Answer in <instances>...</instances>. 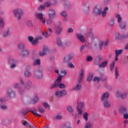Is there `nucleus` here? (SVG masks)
Here are the masks:
<instances>
[{
    "label": "nucleus",
    "instance_id": "5701e85b",
    "mask_svg": "<svg viewBox=\"0 0 128 128\" xmlns=\"http://www.w3.org/2000/svg\"><path fill=\"white\" fill-rule=\"evenodd\" d=\"M62 28L60 26H56V32L58 35H60L62 34Z\"/></svg>",
    "mask_w": 128,
    "mask_h": 128
},
{
    "label": "nucleus",
    "instance_id": "09e8293b",
    "mask_svg": "<svg viewBox=\"0 0 128 128\" xmlns=\"http://www.w3.org/2000/svg\"><path fill=\"white\" fill-rule=\"evenodd\" d=\"M50 1H47L44 3V6L46 7H50Z\"/></svg>",
    "mask_w": 128,
    "mask_h": 128
},
{
    "label": "nucleus",
    "instance_id": "4c0bfd02",
    "mask_svg": "<svg viewBox=\"0 0 128 128\" xmlns=\"http://www.w3.org/2000/svg\"><path fill=\"white\" fill-rule=\"evenodd\" d=\"M88 114L86 112H84V114L83 115V118L85 121H88Z\"/></svg>",
    "mask_w": 128,
    "mask_h": 128
},
{
    "label": "nucleus",
    "instance_id": "680f3d73",
    "mask_svg": "<svg viewBox=\"0 0 128 128\" xmlns=\"http://www.w3.org/2000/svg\"><path fill=\"white\" fill-rule=\"evenodd\" d=\"M20 82L21 84L26 85V84L24 83V80L22 78H20Z\"/></svg>",
    "mask_w": 128,
    "mask_h": 128
},
{
    "label": "nucleus",
    "instance_id": "a878e982",
    "mask_svg": "<svg viewBox=\"0 0 128 128\" xmlns=\"http://www.w3.org/2000/svg\"><path fill=\"white\" fill-rule=\"evenodd\" d=\"M40 39V37L36 38V39L32 40V42H31L32 44L34 46H36L38 44V40Z\"/></svg>",
    "mask_w": 128,
    "mask_h": 128
},
{
    "label": "nucleus",
    "instance_id": "603ef678",
    "mask_svg": "<svg viewBox=\"0 0 128 128\" xmlns=\"http://www.w3.org/2000/svg\"><path fill=\"white\" fill-rule=\"evenodd\" d=\"M92 60V58L91 56H88L86 57V61L88 62H90Z\"/></svg>",
    "mask_w": 128,
    "mask_h": 128
},
{
    "label": "nucleus",
    "instance_id": "2eb2a0df",
    "mask_svg": "<svg viewBox=\"0 0 128 128\" xmlns=\"http://www.w3.org/2000/svg\"><path fill=\"white\" fill-rule=\"evenodd\" d=\"M48 51V48H44L43 50L39 52V54L40 56H44L46 54Z\"/></svg>",
    "mask_w": 128,
    "mask_h": 128
},
{
    "label": "nucleus",
    "instance_id": "774afa93",
    "mask_svg": "<svg viewBox=\"0 0 128 128\" xmlns=\"http://www.w3.org/2000/svg\"><path fill=\"white\" fill-rule=\"evenodd\" d=\"M124 114V118L125 120H127L128 118V114L124 113V114Z\"/></svg>",
    "mask_w": 128,
    "mask_h": 128
},
{
    "label": "nucleus",
    "instance_id": "0e129e2a",
    "mask_svg": "<svg viewBox=\"0 0 128 128\" xmlns=\"http://www.w3.org/2000/svg\"><path fill=\"white\" fill-rule=\"evenodd\" d=\"M61 15L64 17V18H66L67 17V14L66 12H63L61 13Z\"/></svg>",
    "mask_w": 128,
    "mask_h": 128
},
{
    "label": "nucleus",
    "instance_id": "c9c22d12",
    "mask_svg": "<svg viewBox=\"0 0 128 128\" xmlns=\"http://www.w3.org/2000/svg\"><path fill=\"white\" fill-rule=\"evenodd\" d=\"M57 45L60 48H62V43L60 38L57 39Z\"/></svg>",
    "mask_w": 128,
    "mask_h": 128
},
{
    "label": "nucleus",
    "instance_id": "423d86ee",
    "mask_svg": "<svg viewBox=\"0 0 128 128\" xmlns=\"http://www.w3.org/2000/svg\"><path fill=\"white\" fill-rule=\"evenodd\" d=\"M8 63L10 64V68L11 69H14L16 67V64L18 63V60L15 58H10L8 61Z\"/></svg>",
    "mask_w": 128,
    "mask_h": 128
},
{
    "label": "nucleus",
    "instance_id": "39448f33",
    "mask_svg": "<svg viewBox=\"0 0 128 128\" xmlns=\"http://www.w3.org/2000/svg\"><path fill=\"white\" fill-rule=\"evenodd\" d=\"M84 107V102H80L77 105V110L78 112V114L80 116H82L83 112L82 108Z\"/></svg>",
    "mask_w": 128,
    "mask_h": 128
},
{
    "label": "nucleus",
    "instance_id": "f3484780",
    "mask_svg": "<svg viewBox=\"0 0 128 128\" xmlns=\"http://www.w3.org/2000/svg\"><path fill=\"white\" fill-rule=\"evenodd\" d=\"M109 97V93L108 92H106L103 94L101 98V100L104 102L105 100H106Z\"/></svg>",
    "mask_w": 128,
    "mask_h": 128
},
{
    "label": "nucleus",
    "instance_id": "473e14b6",
    "mask_svg": "<svg viewBox=\"0 0 128 128\" xmlns=\"http://www.w3.org/2000/svg\"><path fill=\"white\" fill-rule=\"evenodd\" d=\"M107 64H108V63H107L106 61L103 62L102 64H99V66L100 68H104L106 67Z\"/></svg>",
    "mask_w": 128,
    "mask_h": 128
},
{
    "label": "nucleus",
    "instance_id": "7ed1b4c3",
    "mask_svg": "<svg viewBox=\"0 0 128 128\" xmlns=\"http://www.w3.org/2000/svg\"><path fill=\"white\" fill-rule=\"evenodd\" d=\"M67 94H68V90H58L55 92V96L57 98H60L62 96H64L66 95Z\"/></svg>",
    "mask_w": 128,
    "mask_h": 128
},
{
    "label": "nucleus",
    "instance_id": "052dcab7",
    "mask_svg": "<svg viewBox=\"0 0 128 128\" xmlns=\"http://www.w3.org/2000/svg\"><path fill=\"white\" fill-rule=\"evenodd\" d=\"M114 24V19H112L110 22V25L111 27L113 26Z\"/></svg>",
    "mask_w": 128,
    "mask_h": 128
},
{
    "label": "nucleus",
    "instance_id": "79ce46f5",
    "mask_svg": "<svg viewBox=\"0 0 128 128\" xmlns=\"http://www.w3.org/2000/svg\"><path fill=\"white\" fill-rule=\"evenodd\" d=\"M115 75H116L115 77H116V79H118V78L119 76V74L118 72V69L117 67L115 68Z\"/></svg>",
    "mask_w": 128,
    "mask_h": 128
},
{
    "label": "nucleus",
    "instance_id": "c03bdc74",
    "mask_svg": "<svg viewBox=\"0 0 128 128\" xmlns=\"http://www.w3.org/2000/svg\"><path fill=\"white\" fill-rule=\"evenodd\" d=\"M100 80V78L98 76H94L93 80V82H94L97 81L98 82H99Z\"/></svg>",
    "mask_w": 128,
    "mask_h": 128
},
{
    "label": "nucleus",
    "instance_id": "bf43d9fd",
    "mask_svg": "<svg viewBox=\"0 0 128 128\" xmlns=\"http://www.w3.org/2000/svg\"><path fill=\"white\" fill-rule=\"evenodd\" d=\"M28 40L30 42H32L34 40V36H28Z\"/></svg>",
    "mask_w": 128,
    "mask_h": 128
},
{
    "label": "nucleus",
    "instance_id": "bb28decb",
    "mask_svg": "<svg viewBox=\"0 0 128 128\" xmlns=\"http://www.w3.org/2000/svg\"><path fill=\"white\" fill-rule=\"evenodd\" d=\"M103 104L106 108H109L110 106V103L107 100H104Z\"/></svg>",
    "mask_w": 128,
    "mask_h": 128
},
{
    "label": "nucleus",
    "instance_id": "8fccbe9b",
    "mask_svg": "<svg viewBox=\"0 0 128 128\" xmlns=\"http://www.w3.org/2000/svg\"><path fill=\"white\" fill-rule=\"evenodd\" d=\"M43 106L45 108H50V104H48L46 102H43Z\"/></svg>",
    "mask_w": 128,
    "mask_h": 128
},
{
    "label": "nucleus",
    "instance_id": "6e6d98bb",
    "mask_svg": "<svg viewBox=\"0 0 128 128\" xmlns=\"http://www.w3.org/2000/svg\"><path fill=\"white\" fill-rule=\"evenodd\" d=\"M62 76H61L60 74L58 75V78L56 79V82H60V81L62 79Z\"/></svg>",
    "mask_w": 128,
    "mask_h": 128
},
{
    "label": "nucleus",
    "instance_id": "20e7f679",
    "mask_svg": "<svg viewBox=\"0 0 128 128\" xmlns=\"http://www.w3.org/2000/svg\"><path fill=\"white\" fill-rule=\"evenodd\" d=\"M24 14V12L22 10H16L14 11V16L17 18L18 20H20L22 16Z\"/></svg>",
    "mask_w": 128,
    "mask_h": 128
},
{
    "label": "nucleus",
    "instance_id": "e2e57ef3",
    "mask_svg": "<svg viewBox=\"0 0 128 128\" xmlns=\"http://www.w3.org/2000/svg\"><path fill=\"white\" fill-rule=\"evenodd\" d=\"M46 8L44 6H40V7L38 8V10L42 11V10H44Z\"/></svg>",
    "mask_w": 128,
    "mask_h": 128
},
{
    "label": "nucleus",
    "instance_id": "dca6fc26",
    "mask_svg": "<svg viewBox=\"0 0 128 128\" xmlns=\"http://www.w3.org/2000/svg\"><path fill=\"white\" fill-rule=\"evenodd\" d=\"M76 38L82 43L85 42L84 37L80 34H76Z\"/></svg>",
    "mask_w": 128,
    "mask_h": 128
},
{
    "label": "nucleus",
    "instance_id": "7c9ffc66",
    "mask_svg": "<svg viewBox=\"0 0 128 128\" xmlns=\"http://www.w3.org/2000/svg\"><path fill=\"white\" fill-rule=\"evenodd\" d=\"M120 28H121V30L122 31H125L126 30V24L124 22H122L120 24Z\"/></svg>",
    "mask_w": 128,
    "mask_h": 128
},
{
    "label": "nucleus",
    "instance_id": "a18cd8bd",
    "mask_svg": "<svg viewBox=\"0 0 128 128\" xmlns=\"http://www.w3.org/2000/svg\"><path fill=\"white\" fill-rule=\"evenodd\" d=\"M34 66L40 64V60H35L34 62Z\"/></svg>",
    "mask_w": 128,
    "mask_h": 128
},
{
    "label": "nucleus",
    "instance_id": "f704fd0d",
    "mask_svg": "<svg viewBox=\"0 0 128 128\" xmlns=\"http://www.w3.org/2000/svg\"><path fill=\"white\" fill-rule=\"evenodd\" d=\"M24 74L25 76L27 78H28L30 77V76H32V75L30 74V71L28 70L25 71Z\"/></svg>",
    "mask_w": 128,
    "mask_h": 128
},
{
    "label": "nucleus",
    "instance_id": "5fc2aeb1",
    "mask_svg": "<svg viewBox=\"0 0 128 128\" xmlns=\"http://www.w3.org/2000/svg\"><path fill=\"white\" fill-rule=\"evenodd\" d=\"M26 114H28V112L26 110H22L20 113V114L21 116H25Z\"/></svg>",
    "mask_w": 128,
    "mask_h": 128
},
{
    "label": "nucleus",
    "instance_id": "c756f323",
    "mask_svg": "<svg viewBox=\"0 0 128 128\" xmlns=\"http://www.w3.org/2000/svg\"><path fill=\"white\" fill-rule=\"evenodd\" d=\"M4 26V19L0 17V28H3Z\"/></svg>",
    "mask_w": 128,
    "mask_h": 128
},
{
    "label": "nucleus",
    "instance_id": "6ab92c4d",
    "mask_svg": "<svg viewBox=\"0 0 128 128\" xmlns=\"http://www.w3.org/2000/svg\"><path fill=\"white\" fill-rule=\"evenodd\" d=\"M62 4L67 9H68L70 8V4L68 2L67 0H63L62 1Z\"/></svg>",
    "mask_w": 128,
    "mask_h": 128
},
{
    "label": "nucleus",
    "instance_id": "1a4fd4ad",
    "mask_svg": "<svg viewBox=\"0 0 128 128\" xmlns=\"http://www.w3.org/2000/svg\"><path fill=\"white\" fill-rule=\"evenodd\" d=\"M122 37H124V38H128V33L124 36L121 35V34H120L116 33L114 36V40H120L122 39Z\"/></svg>",
    "mask_w": 128,
    "mask_h": 128
},
{
    "label": "nucleus",
    "instance_id": "338daca9",
    "mask_svg": "<svg viewBox=\"0 0 128 128\" xmlns=\"http://www.w3.org/2000/svg\"><path fill=\"white\" fill-rule=\"evenodd\" d=\"M92 76H93V75L92 74H91L90 76L88 77L87 78V81L88 82H90L92 79Z\"/></svg>",
    "mask_w": 128,
    "mask_h": 128
},
{
    "label": "nucleus",
    "instance_id": "b1692460",
    "mask_svg": "<svg viewBox=\"0 0 128 128\" xmlns=\"http://www.w3.org/2000/svg\"><path fill=\"white\" fill-rule=\"evenodd\" d=\"M108 10V8L106 7L103 11H101V14L103 18H105L107 14V12Z\"/></svg>",
    "mask_w": 128,
    "mask_h": 128
},
{
    "label": "nucleus",
    "instance_id": "9b49d317",
    "mask_svg": "<svg viewBox=\"0 0 128 128\" xmlns=\"http://www.w3.org/2000/svg\"><path fill=\"white\" fill-rule=\"evenodd\" d=\"M29 54H30V52L28 51V50L25 49L20 53V56L22 58H24L28 56Z\"/></svg>",
    "mask_w": 128,
    "mask_h": 128
},
{
    "label": "nucleus",
    "instance_id": "412c9836",
    "mask_svg": "<svg viewBox=\"0 0 128 128\" xmlns=\"http://www.w3.org/2000/svg\"><path fill=\"white\" fill-rule=\"evenodd\" d=\"M122 52V50H115V60L116 61H118V56H119V55L121 54Z\"/></svg>",
    "mask_w": 128,
    "mask_h": 128
},
{
    "label": "nucleus",
    "instance_id": "37998d69",
    "mask_svg": "<svg viewBox=\"0 0 128 128\" xmlns=\"http://www.w3.org/2000/svg\"><path fill=\"white\" fill-rule=\"evenodd\" d=\"M38 110L42 114H44V108H42V106H38Z\"/></svg>",
    "mask_w": 128,
    "mask_h": 128
},
{
    "label": "nucleus",
    "instance_id": "f03ea898",
    "mask_svg": "<svg viewBox=\"0 0 128 128\" xmlns=\"http://www.w3.org/2000/svg\"><path fill=\"white\" fill-rule=\"evenodd\" d=\"M13 88L14 90L18 89V92L20 96H22L24 95V88H20V84L18 82H16L13 84Z\"/></svg>",
    "mask_w": 128,
    "mask_h": 128
},
{
    "label": "nucleus",
    "instance_id": "13d9d810",
    "mask_svg": "<svg viewBox=\"0 0 128 128\" xmlns=\"http://www.w3.org/2000/svg\"><path fill=\"white\" fill-rule=\"evenodd\" d=\"M32 101L34 103H36L38 101V97L35 96L33 99Z\"/></svg>",
    "mask_w": 128,
    "mask_h": 128
},
{
    "label": "nucleus",
    "instance_id": "4468645a",
    "mask_svg": "<svg viewBox=\"0 0 128 128\" xmlns=\"http://www.w3.org/2000/svg\"><path fill=\"white\" fill-rule=\"evenodd\" d=\"M66 110L68 112L70 116H74V110L73 109V108L72 106H68L67 107H66Z\"/></svg>",
    "mask_w": 128,
    "mask_h": 128
},
{
    "label": "nucleus",
    "instance_id": "cd10ccee",
    "mask_svg": "<svg viewBox=\"0 0 128 128\" xmlns=\"http://www.w3.org/2000/svg\"><path fill=\"white\" fill-rule=\"evenodd\" d=\"M89 9H90V8L88 5L84 6L83 10L86 14H88V12H89Z\"/></svg>",
    "mask_w": 128,
    "mask_h": 128
},
{
    "label": "nucleus",
    "instance_id": "4be33fe9",
    "mask_svg": "<svg viewBox=\"0 0 128 128\" xmlns=\"http://www.w3.org/2000/svg\"><path fill=\"white\" fill-rule=\"evenodd\" d=\"M72 58H73L72 54H68L64 58V62H68L69 61H70Z\"/></svg>",
    "mask_w": 128,
    "mask_h": 128
},
{
    "label": "nucleus",
    "instance_id": "ea45409f",
    "mask_svg": "<svg viewBox=\"0 0 128 128\" xmlns=\"http://www.w3.org/2000/svg\"><path fill=\"white\" fill-rule=\"evenodd\" d=\"M92 128V124L90 122H86V124L84 125V128Z\"/></svg>",
    "mask_w": 128,
    "mask_h": 128
},
{
    "label": "nucleus",
    "instance_id": "0eeeda50",
    "mask_svg": "<svg viewBox=\"0 0 128 128\" xmlns=\"http://www.w3.org/2000/svg\"><path fill=\"white\" fill-rule=\"evenodd\" d=\"M37 19L42 22L43 24H46V19L44 18V14L42 12H38L36 14Z\"/></svg>",
    "mask_w": 128,
    "mask_h": 128
},
{
    "label": "nucleus",
    "instance_id": "a211bd4d",
    "mask_svg": "<svg viewBox=\"0 0 128 128\" xmlns=\"http://www.w3.org/2000/svg\"><path fill=\"white\" fill-rule=\"evenodd\" d=\"M120 114H124L127 112V108L125 106H121L120 108Z\"/></svg>",
    "mask_w": 128,
    "mask_h": 128
},
{
    "label": "nucleus",
    "instance_id": "e433bc0d",
    "mask_svg": "<svg viewBox=\"0 0 128 128\" xmlns=\"http://www.w3.org/2000/svg\"><path fill=\"white\" fill-rule=\"evenodd\" d=\"M60 75L62 77H64L66 75V71L65 70H61Z\"/></svg>",
    "mask_w": 128,
    "mask_h": 128
},
{
    "label": "nucleus",
    "instance_id": "4d7b16f0",
    "mask_svg": "<svg viewBox=\"0 0 128 128\" xmlns=\"http://www.w3.org/2000/svg\"><path fill=\"white\" fill-rule=\"evenodd\" d=\"M58 86H59V88H66V86L64 84H62V83H60L58 85Z\"/></svg>",
    "mask_w": 128,
    "mask_h": 128
},
{
    "label": "nucleus",
    "instance_id": "393cba45",
    "mask_svg": "<svg viewBox=\"0 0 128 128\" xmlns=\"http://www.w3.org/2000/svg\"><path fill=\"white\" fill-rule=\"evenodd\" d=\"M60 84V82H55L52 84H51V86L50 88V90L54 89V88L58 87Z\"/></svg>",
    "mask_w": 128,
    "mask_h": 128
},
{
    "label": "nucleus",
    "instance_id": "2f4dec72",
    "mask_svg": "<svg viewBox=\"0 0 128 128\" xmlns=\"http://www.w3.org/2000/svg\"><path fill=\"white\" fill-rule=\"evenodd\" d=\"M116 18L118 19V23H120V22L122 21V18L120 14L118 13H117L116 15Z\"/></svg>",
    "mask_w": 128,
    "mask_h": 128
},
{
    "label": "nucleus",
    "instance_id": "a19ab883",
    "mask_svg": "<svg viewBox=\"0 0 128 128\" xmlns=\"http://www.w3.org/2000/svg\"><path fill=\"white\" fill-rule=\"evenodd\" d=\"M0 108L3 110H6L8 109V106L5 104H0Z\"/></svg>",
    "mask_w": 128,
    "mask_h": 128
},
{
    "label": "nucleus",
    "instance_id": "aec40b11",
    "mask_svg": "<svg viewBox=\"0 0 128 128\" xmlns=\"http://www.w3.org/2000/svg\"><path fill=\"white\" fill-rule=\"evenodd\" d=\"M49 18L52 19L55 17L56 13L54 10H50L48 13Z\"/></svg>",
    "mask_w": 128,
    "mask_h": 128
},
{
    "label": "nucleus",
    "instance_id": "58836bf2",
    "mask_svg": "<svg viewBox=\"0 0 128 128\" xmlns=\"http://www.w3.org/2000/svg\"><path fill=\"white\" fill-rule=\"evenodd\" d=\"M31 112L32 114H34L36 116H39L40 118L42 117V114H38L36 112V110H31Z\"/></svg>",
    "mask_w": 128,
    "mask_h": 128
},
{
    "label": "nucleus",
    "instance_id": "6e6552de",
    "mask_svg": "<svg viewBox=\"0 0 128 128\" xmlns=\"http://www.w3.org/2000/svg\"><path fill=\"white\" fill-rule=\"evenodd\" d=\"M35 77L37 79H40L42 78V69H40L39 70L34 72Z\"/></svg>",
    "mask_w": 128,
    "mask_h": 128
},
{
    "label": "nucleus",
    "instance_id": "f257e3e1",
    "mask_svg": "<svg viewBox=\"0 0 128 128\" xmlns=\"http://www.w3.org/2000/svg\"><path fill=\"white\" fill-rule=\"evenodd\" d=\"M84 74V70H81L79 73L80 79L78 80V82L76 84V86L73 88L74 90L76 92L81 90L82 88L81 82L82 81V76Z\"/></svg>",
    "mask_w": 128,
    "mask_h": 128
},
{
    "label": "nucleus",
    "instance_id": "c85d7f7f",
    "mask_svg": "<svg viewBox=\"0 0 128 128\" xmlns=\"http://www.w3.org/2000/svg\"><path fill=\"white\" fill-rule=\"evenodd\" d=\"M117 96L118 98L124 99L126 97V94H120V92H117Z\"/></svg>",
    "mask_w": 128,
    "mask_h": 128
},
{
    "label": "nucleus",
    "instance_id": "49530a36",
    "mask_svg": "<svg viewBox=\"0 0 128 128\" xmlns=\"http://www.w3.org/2000/svg\"><path fill=\"white\" fill-rule=\"evenodd\" d=\"M18 48L22 50L24 48V44H19L18 46Z\"/></svg>",
    "mask_w": 128,
    "mask_h": 128
},
{
    "label": "nucleus",
    "instance_id": "ddd939ff",
    "mask_svg": "<svg viewBox=\"0 0 128 128\" xmlns=\"http://www.w3.org/2000/svg\"><path fill=\"white\" fill-rule=\"evenodd\" d=\"M32 83L30 81V80H27L24 86V89L30 90V88L32 87Z\"/></svg>",
    "mask_w": 128,
    "mask_h": 128
},
{
    "label": "nucleus",
    "instance_id": "72a5a7b5",
    "mask_svg": "<svg viewBox=\"0 0 128 128\" xmlns=\"http://www.w3.org/2000/svg\"><path fill=\"white\" fill-rule=\"evenodd\" d=\"M62 128H72V127L70 123L67 122L62 125Z\"/></svg>",
    "mask_w": 128,
    "mask_h": 128
},
{
    "label": "nucleus",
    "instance_id": "9d476101",
    "mask_svg": "<svg viewBox=\"0 0 128 128\" xmlns=\"http://www.w3.org/2000/svg\"><path fill=\"white\" fill-rule=\"evenodd\" d=\"M7 94L10 98H14L16 96V92L12 88H8V90Z\"/></svg>",
    "mask_w": 128,
    "mask_h": 128
},
{
    "label": "nucleus",
    "instance_id": "de8ad7c7",
    "mask_svg": "<svg viewBox=\"0 0 128 128\" xmlns=\"http://www.w3.org/2000/svg\"><path fill=\"white\" fill-rule=\"evenodd\" d=\"M42 34L46 38H48L50 36L48 35V33L46 32H42Z\"/></svg>",
    "mask_w": 128,
    "mask_h": 128
},
{
    "label": "nucleus",
    "instance_id": "69168bd1",
    "mask_svg": "<svg viewBox=\"0 0 128 128\" xmlns=\"http://www.w3.org/2000/svg\"><path fill=\"white\" fill-rule=\"evenodd\" d=\"M104 42L102 41L100 42V44H99V48L100 50H102V46L104 45Z\"/></svg>",
    "mask_w": 128,
    "mask_h": 128
},
{
    "label": "nucleus",
    "instance_id": "3c124183",
    "mask_svg": "<svg viewBox=\"0 0 128 128\" xmlns=\"http://www.w3.org/2000/svg\"><path fill=\"white\" fill-rule=\"evenodd\" d=\"M9 34V31L7 30L6 32H4V34H3V36L4 38H7Z\"/></svg>",
    "mask_w": 128,
    "mask_h": 128
},
{
    "label": "nucleus",
    "instance_id": "f8f14e48",
    "mask_svg": "<svg viewBox=\"0 0 128 128\" xmlns=\"http://www.w3.org/2000/svg\"><path fill=\"white\" fill-rule=\"evenodd\" d=\"M93 14L95 16H100L102 14V8L96 7L93 12Z\"/></svg>",
    "mask_w": 128,
    "mask_h": 128
},
{
    "label": "nucleus",
    "instance_id": "864d4df0",
    "mask_svg": "<svg viewBox=\"0 0 128 128\" xmlns=\"http://www.w3.org/2000/svg\"><path fill=\"white\" fill-rule=\"evenodd\" d=\"M27 26L28 27H32V20H28L27 22Z\"/></svg>",
    "mask_w": 128,
    "mask_h": 128
}]
</instances>
